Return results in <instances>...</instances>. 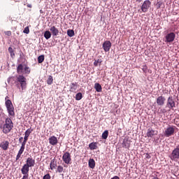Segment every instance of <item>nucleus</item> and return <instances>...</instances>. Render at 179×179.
<instances>
[{"label": "nucleus", "mask_w": 179, "mask_h": 179, "mask_svg": "<svg viewBox=\"0 0 179 179\" xmlns=\"http://www.w3.org/2000/svg\"><path fill=\"white\" fill-rule=\"evenodd\" d=\"M8 96L6 97V100L7 99Z\"/></svg>", "instance_id": "54"}, {"label": "nucleus", "mask_w": 179, "mask_h": 179, "mask_svg": "<svg viewBox=\"0 0 179 179\" xmlns=\"http://www.w3.org/2000/svg\"><path fill=\"white\" fill-rule=\"evenodd\" d=\"M97 143L92 142L89 144V148L90 150H96L97 149Z\"/></svg>", "instance_id": "23"}, {"label": "nucleus", "mask_w": 179, "mask_h": 179, "mask_svg": "<svg viewBox=\"0 0 179 179\" xmlns=\"http://www.w3.org/2000/svg\"><path fill=\"white\" fill-rule=\"evenodd\" d=\"M166 106L169 108V110H173L174 108H176V101L172 95L168 97Z\"/></svg>", "instance_id": "4"}, {"label": "nucleus", "mask_w": 179, "mask_h": 179, "mask_svg": "<svg viewBox=\"0 0 179 179\" xmlns=\"http://www.w3.org/2000/svg\"><path fill=\"white\" fill-rule=\"evenodd\" d=\"M110 179H120V177H118V176H114V177H112V178Z\"/></svg>", "instance_id": "46"}, {"label": "nucleus", "mask_w": 179, "mask_h": 179, "mask_svg": "<svg viewBox=\"0 0 179 179\" xmlns=\"http://www.w3.org/2000/svg\"><path fill=\"white\" fill-rule=\"evenodd\" d=\"M6 35L7 36H11V31H7V33H6Z\"/></svg>", "instance_id": "50"}, {"label": "nucleus", "mask_w": 179, "mask_h": 179, "mask_svg": "<svg viewBox=\"0 0 179 179\" xmlns=\"http://www.w3.org/2000/svg\"><path fill=\"white\" fill-rule=\"evenodd\" d=\"M136 2H139L140 3V2H142L143 0H136Z\"/></svg>", "instance_id": "52"}, {"label": "nucleus", "mask_w": 179, "mask_h": 179, "mask_svg": "<svg viewBox=\"0 0 179 179\" xmlns=\"http://www.w3.org/2000/svg\"><path fill=\"white\" fill-rule=\"evenodd\" d=\"M176 33L173 31H171L170 33H168V34L165 35V43H173L174 40L176 39Z\"/></svg>", "instance_id": "5"}, {"label": "nucleus", "mask_w": 179, "mask_h": 179, "mask_svg": "<svg viewBox=\"0 0 179 179\" xmlns=\"http://www.w3.org/2000/svg\"><path fill=\"white\" fill-rule=\"evenodd\" d=\"M43 179H51V176L50 173H47L46 175L43 176Z\"/></svg>", "instance_id": "41"}, {"label": "nucleus", "mask_w": 179, "mask_h": 179, "mask_svg": "<svg viewBox=\"0 0 179 179\" xmlns=\"http://www.w3.org/2000/svg\"><path fill=\"white\" fill-rule=\"evenodd\" d=\"M44 36L46 40L50 39V38L52 36V33H50V31H45L44 33Z\"/></svg>", "instance_id": "24"}, {"label": "nucleus", "mask_w": 179, "mask_h": 179, "mask_svg": "<svg viewBox=\"0 0 179 179\" xmlns=\"http://www.w3.org/2000/svg\"><path fill=\"white\" fill-rule=\"evenodd\" d=\"M145 157L149 159L150 158H151V156H150V155H148V153H147L145 155Z\"/></svg>", "instance_id": "47"}, {"label": "nucleus", "mask_w": 179, "mask_h": 179, "mask_svg": "<svg viewBox=\"0 0 179 179\" xmlns=\"http://www.w3.org/2000/svg\"><path fill=\"white\" fill-rule=\"evenodd\" d=\"M45 60V55H39V57H38V62L39 64H41L42 62H43Z\"/></svg>", "instance_id": "30"}, {"label": "nucleus", "mask_w": 179, "mask_h": 179, "mask_svg": "<svg viewBox=\"0 0 179 179\" xmlns=\"http://www.w3.org/2000/svg\"><path fill=\"white\" fill-rule=\"evenodd\" d=\"M82 98H83V95L81 92H78L76 94V100H81Z\"/></svg>", "instance_id": "33"}, {"label": "nucleus", "mask_w": 179, "mask_h": 179, "mask_svg": "<svg viewBox=\"0 0 179 179\" xmlns=\"http://www.w3.org/2000/svg\"><path fill=\"white\" fill-rule=\"evenodd\" d=\"M164 111H165V110H162V112H164Z\"/></svg>", "instance_id": "55"}, {"label": "nucleus", "mask_w": 179, "mask_h": 179, "mask_svg": "<svg viewBox=\"0 0 179 179\" xmlns=\"http://www.w3.org/2000/svg\"><path fill=\"white\" fill-rule=\"evenodd\" d=\"M13 127V122H12L11 119H6V124L3 126V132L5 134H8Z\"/></svg>", "instance_id": "2"}, {"label": "nucleus", "mask_w": 179, "mask_h": 179, "mask_svg": "<svg viewBox=\"0 0 179 179\" xmlns=\"http://www.w3.org/2000/svg\"><path fill=\"white\" fill-rule=\"evenodd\" d=\"M64 167L62 165L57 166V173H63Z\"/></svg>", "instance_id": "38"}, {"label": "nucleus", "mask_w": 179, "mask_h": 179, "mask_svg": "<svg viewBox=\"0 0 179 179\" xmlns=\"http://www.w3.org/2000/svg\"><path fill=\"white\" fill-rule=\"evenodd\" d=\"M32 131H33V130H32L31 127H30V128L28 129L27 131H25V134H26L27 140L29 139V136L31 135Z\"/></svg>", "instance_id": "28"}, {"label": "nucleus", "mask_w": 179, "mask_h": 179, "mask_svg": "<svg viewBox=\"0 0 179 179\" xmlns=\"http://www.w3.org/2000/svg\"><path fill=\"white\" fill-rule=\"evenodd\" d=\"M50 166L51 170H53V169H55L57 166V163L55 161H52L50 164Z\"/></svg>", "instance_id": "34"}, {"label": "nucleus", "mask_w": 179, "mask_h": 179, "mask_svg": "<svg viewBox=\"0 0 179 179\" xmlns=\"http://www.w3.org/2000/svg\"><path fill=\"white\" fill-rule=\"evenodd\" d=\"M8 52H9V53L10 54V57H11L12 58H13V57L15 56V52H14V50H13V48H12V47H9V48H8Z\"/></svg>", "instance_id": "29"}, {"label": "nucleus", "mask_w": 179, "mask_h": 179, "mask_svg": "<svg viewBox=\"0 0 179 179\" xmlns=\"http://www.w3.org/2000/svg\"><path fill=\"white\" fill-rule=\"evenodd\" d=\"M24 148L22 143V145H21V147H20V148L19 150L20 157H21V156H22V153L24 152Z\"/></svg>", "instance_id": "36"}, {"label": "nucleus", "mask_w": 179, "mask_h": 179, "mask_svg": "<svg viewBox=\"0 0 179 179\" xmlns=\"http://www.w3.org/2000/svg\"><path fill=\"white\" fill-rule=\"evenodd\" d=\"M165 101H166V98L163 95H159L157 98V104L158 105V106H163V105L165 104Z\"/></svg>", "instance_id": "11"}, {"label": "nucleus", "mask_w": 179, "mask_h": 179, "mask_svg": "<svg viewBox=\"0 0 179 179\" xmlns=\"http://www.w3.org/2000/svg\"><path fill=\"white\" fill-rule=\"evenodd\" d=\"M23 32L25 33V34H29V27H25V28L24 29Z\"/></svg>", "instance_id": "40"}, {"label": "nucleus", "mask_w": 179, "mask_h": 179, "mask_svg": "<svg viewBox=\"0 0 179 179\" xmlns=\"http://www.w3.org/2000/svg\"><path fill=\"white\" fill-rule=\"evenodd\" d=\"M112 43L110 41L106 40V41H104L102 47L105 52H109L111 49Z\"/></svg>", "instance_id": "9"}, {"label": "nucleus", "mask_w": 179, "mask_h": 179, "mask_svg": "<svg viewBox=\"0 0 179 179\" xmlns=\"http://www.w3.org/2000/svg\"><path fill=\"white\" fill-rule=\"evenodd\" d=\"M21 173H22V175H29V169L27 160L26 161V163L24 164L22 168L21 169Z\"/></svg>", "instance_id": "12"}, {"label": "nucleus", "mask_w": 179, "mask_h": 179, "mask_svg": "<svg viewBox=\"0 0 179 179\" xmlns=\"http://www.w3.org/2000/svg\"><path fill=\"white\" fill-rule=\"evenodd\" d=\"M8 146H9V141H2V143H1V145H0V147L3 150H8Z\"/></svg>", "instance_id": "20"}, {"label": "nucleus", "mask_w": 179, "mask_h": 179, "mask_svg": "<svg viewBox=\"0 0 179 179\" xmlns=\"http://www.w3.org/2000/svg\"><path fill=\"white\" fill-rule=\"evenodd\" d=\"M174 123L176 124V125H179V119L174 120Z\"/></svg>", "instance_id": "45"}, {"label": "nucleus", "mask_w": 179, "mask_h": 179, "mask_svg": "<svg viewBox=\"0 0 179 179\" xmlns=\"http://www.w3.org/2000/svg\"><path fill=\"white\" fill-rule=\"evenodd\" d=\"M170 158L172 161H178L179 159V148L174 149L171 153Z\"/></svg>", "instance_id": "7"}, {"label": "nucleus", "mask_w": 179, "mask_h": 179, "mask_svg": "<svg viewBox=\"0 0 179 179\" xmlns=\"http://www.w3.org/2000/svg\"><path fill=\"white\" fill-rule=\"evenodd\" d=\"M24 73V66L22 64H20L17 67V73L22 75Z\"/></svg>", "instance_id": "18"}, {"label": "nucleus", "mask_w": 179, "mask_h": 179, "mask_svg": "<svg viewBox=\"0 0 179 179\" xmlns=\"http://www.w3.org/2000/svg\"><path fill=\"white\" fill-rule=\"evenodd\" d=\"M67 35L70 36V38H72V36H75V31L73 29H68L67 31Z\"/></svg>", "instance_id": "25"}, {"label": "nucleus", "mask_w": 179, "mask_h": 179, "mask_svg": "<svg viewBox=\"0 0 179 179\" xmlns=\"http://www.w3.org/2000/svg\"><path fill=\"white\" fill-rule=\"evenodd\" d=\"M30 72L31 69L29 66H25V67H24V74H29Z\"/></svg>", "instance_id": "27"}, {"label": "nucleus", "mask_w": 179, "mask_h": 179, "mask_svg": "<svg viewBox=\"0 0 179 179\" xmlns=\"http://www.w3.org/2000/svg\"><path fill=\"white\" fill-rule=\"evenodd\" d=\"M20 158V151H18V153L17 155V157H16V161H18V159Z\"/></svg>", "instance_id": "42"}, {"label": "nucleus", "mask_w": 179, "mask_h": 179, "mask_svg": "<svg viewBox=\"0 0 179 179\" xmlns=\"http://www.w3.org/2000/svg\"><path fill=\"white\" fill-rule=\"evenodd\" d=\"M142 70L145 73H147V72H148V66L147 65L142 66Z\"/></svg>", "instance_id": "39"}, {"label": "nucleus", "mask_w": 179, "mask_h": 179, "mask_svg": "<svg viewBox=\"0 0 179 179\" xmlns=\"http://www.w3.org/2000/svg\"><path fill=\"white\" fill-rule=\"evenodd\" d=\"M6 107L8 109V112L10 115H15V112L14 110L13 103H12L11 100H6Z\"/></svg>", "instance_id": "3"}, {"label": "nucleus", "mask_w": 179, "mask_h": 179, "mask_svg": "<svg viewBox=\"0 0 179 179\" xmlns=\"http://www.w3.org/2000/svg\"><path fill=\"white\" fill-rule=\"evenodd\" d=\"M152 2L150 0H145L143 4L141 5V10L143 13L148 12V9L150 8Z\"/></svg>", "instance_id": "6"}, {"label": "nucleus", "mask_w": 179, "mask_h": 179, "mask_svg": "<svg viewBox=\"0 0 179 179\" xmlns=\"http://www.w3.org/2000/svg\"><path fill=\"white\" fill-rule=\"evenodd\" d=\"M27 164H28V169L32 168L36 164V161L31 157H28L27 159Z\"/></svg>", "instance_id": "14"}, {"label": "nucleus", "mask_w": 179, "mask_h": 179, "mask_svg": "<svg viewBox=\"0 0 179 179\" xmlns=\"http://www.w3.org/2000/svg\"><path fill=\"white\" fill-rule=\"evenodd\" d=\"M17 77H9L8 78V84H13V81L15 84V85L17 87Z\"/></svg>", "instance_id": "19"}, {"label": "nucleus", "mask_w": 179, "mask_h": 179, "mask_svg": "<svg viewBox=\"0 0 179 179\" xmlns=\"http://www.w3.org/2000/svg\"><path fill=\"white\" fill-rule=\"evenodd\" d=\"M50 31L52 32L53 36H59V31L55 26L50 27Z\"/></svg>", "instance_id": "16"}, {"label": "nucleus", "mask_w": 179, "mask_h": 179, "mask_svg": "<svg viewBox=\"0 0 179 179\" xmlns=\"http://www.w3.org/2000/svg\"><path fill=\"white\" fill-rule=\"evenodd\" d=\"M178 124H179V122H178Z\"/></svg>", "instance_id": "56"}, {"label": "nucleus", "mask_w": 179, "mask_h": 179, "mask_svg": "<svg viewBox=\"0 0 179 179\" xmlns=\"http://www.w3.org/2000/svg\"><path fill=\"white\" fill-rule=\"evenodd\" d=\"M29 175H23V177L22 179H29Z\"/></svg>", "instance_id": "43"}, {"label": "nucleus", "mask_w": 179, "mask_h": 179, "mask_svg": "<svg viewBox=\"0 0 179 179\" xmlns=\"http://www.w3.org/2000/svg\"><path fill=\"white\" fill-rule=\"evenodd\" d=\"M53 81H54V79H53L52 76H49L48 78V80H47V83L48 85H52Z\"/></svg>", "instance_id": "32"}, {"label": "nucleus", "mask_w": 179, "mask_h": 179, "mask_svg": "<svg viewBox=\"0 0 179 179\" xmlns=\"http://www.w3.org/2000/svg\"><path fill=\"white\" fill-rule=\"evenodd\" d=\"M152 179H160V178H158L157 176H152Z\"/></svg>", "instance_id": "48"}, {"label": "nucleus", "mask_w": 179, "mask_h": 179, "mask_svg": "<svg viewBox=\"0 0 179 179\" xmlns=\"http://www.w3.org/2000/svg\"><path fill=\"white\" fill-rule=\"evenodd\" d=\"M122 145L124 146V148H129L131 145V143L129 141H124L122 143Z\"/></svg>", "instance_id": "26"}, {"label": "nucleus", "mask_w": 179, "mask_h": 179, "mask_svg": "<svg viewBox=\"0 0 179 179\" xmlns=\"http://www.w3.org/2000/svg\"><path fill=\"white\" fill-rule=\"evenodd\" d=\"M48 141L50 145H57L58 144V138L55 137V136L50 137Z\"/></svg>", "instance_id": "13"}, {"label": "nucleus", "mask_w": 179, "mask_h": 179, "mask_svg": "<svg viewBox=\"0 0 179 179\" xmlns=\"http://www.w3.org/2000/svg\"><path fill=\"white\" fill-rule=\"evenodd\" d=\"M175 132V129L173 127V126H168V127H166L164 135L165 136V137H170L171 136L173 135Z\"/></svg>", "instance_id": "8"}, {"label": "nucleus", "mask_w": 179, "mask_h": 179, "mask_svg": "<svg viewBox=\"0 0 179 179\" xmlns=\"http://www.w3.org/2000/svg\"><path fill=\"white\" fill-rule=\"evenodd\" d=\"M78 88V83H71L70 84V92H76Z\"/></svg>", "instance_id": "17"}, {"label": "nucleus", "mask_w": 179, "mask_h": 179, "mask_svg": "<svg viewBox=\"0 0 179 179\" xmlns=\"http://www.w3.org/2000/svg\"><path fill=\"white\" fill-rule=\"evenodd\" d=\"M17 89L25 90L27 87V79L24 76L20 75L17 76Z\"/></svg>", "instance_id": "1"}, {"label": "nucleus", "mask_w": 179, "mask_h": 179, "mask_svg": "<svg viewBox=\"0 0 179 179\" xmlns=\"http://www.w3.org/2000/svg\"><path fill=\"white\" fill-rule=\"evenodd\" d=\"M146 135L148 138H152L155 135H157V132H156L155 130H153V129L150 128L148 129Z\"/></svg>", "instance_id": "15"}, {"label": "nucleus", "mask_w": 179, "mask_h": 179, "mask_svg": "<svg viewBox=\"0 0 179 179\" xmlns=\"http://www.w3.org/2000/svg\"><path fill=\"white\" fill-rule=\"evenodd\" d=\"M94 88L95 89L96 92H101V91H102L101 85L99 84V83H96L94 84Z\"/></svg>", "instance_id": "21"}, {"label": "nucleus", "mask_w": 179, "mask_h": 179, "mask_svg": "<svg viewBox=\"0 0 179 179\" xmlns=\"http://www.w3.org/2000/svg\"><path fill=\"white\" fill-rule=\"evenodd\" d=\"M62 160L66 163V164H70L71 161V155L69 152H66L63 155Z\"/></svg>", "instance_id": "10"}, {"label": "nucleus", "mask_w": 179, "mask_h": 179, "mask_svg": "<svg viewBox=\"0 0 179 179\" xmlns=\"http://www.w3.org/2000/svg\"><path fill=\"white\" fill-rule=\"evenodd\" d=\"M22 141H23V137H20L19 142L21 143V142H22Z\"/></svg>", "instance_id": "49"}, {"label": "nucleus", "mask_w": 179, "mask_h": 179, "mask_svg": "<svg viewBox=\"0 0 179 179\" xmlns=\"http://www.w3.org/2000/svg\"><path fill=\"white\" fill-rule=\"evenodd\" d=\"M103 1H104V2H106L107 0H103Z\"/></svg>", "instance_id": "53"}, {"label": "nucleus", "mask_w": 179, "mask_h": 179, "mask_svg": "<svg viewBox=\"0 0 179 179\" xmlns=\"http://www.w3.org/2000/svg\"><path fill=\"white\" fill-rule=\"evenodd\" d=\"M101 62H102L101 59H98L97 60H94V65L96 66H99H99H100V65H101Z\"/></svg>", "instance_id": "35"}, {"label": "nucleus", "mask_w": 179, "mask_h": 179, "mask_svg": "<svg viewBox=\"0 0 179 179\" xmlns=\"http://www.w3.org/2000/svg\"><path fill=\"white\" fill-rule=\"evenodd\" d=\"M27 135H26V133H25V136L24 137V141H22V145H23V148H24V150H25V145H26V143L27 142Z\"/></svg>", "instance_id": "37"}, {"label": "nucleus", "mask_w": 179, "mask_h": 179, "mask_svg": "<svg viewBox=\"0 0 179 179\" xmlns=\"http://www.w3.org/2000/svg\"><path fill=\"white\" fill-rule=\"evenodd\" d=\"M108 134H109L108 130H105L104 132H103L102 134V138L103 139H107V138L108 137Z\"/></svg>", "instance_id": "31"}, {"label": "nucleus", "mask_w": 179, "mask_h": 179, "mask_svg": "<svg viewBox=\"0 0 179 179\" xmlns=\"http://www.w3.org/2000/svg\"><path fill=\"white\" fill-rule=\"evenodd\" d=\"M162 4V2H157V8H160Z\"/></svg>", "instance_id": "44"}, {"label": "nucleus", "mask_w": 179, "mask_h": 179, "mask_svg": "<svg viewBox=\"0 0 179 179\" xmlns=\"http://www.w3.org/2000/svg\"><path fill=\"white\" fill-rule=\"evenodd\" d=\"M27 7L29 8H32V4H27Z\"/></svg>", "instance_id": "51"}, {"label": "nucleus", "mask_w": 179, "mask_h": 179, "mask_svg": "<svg viewBox=\"0 0 179 179\" xmlns=\"http://www.w3.org/2000/svg\"><path fill=\"white\" fill-rule=\"evenodd\" d=\"M88 164L90 168L94 169L96 165L94 159H93V158H90L88 162Z\"/></svg>", "instance_id": "22"}]
</instances>
